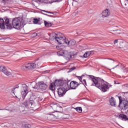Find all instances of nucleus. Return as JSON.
I'll return each instance as SVG.
<instances>
[{"label": "nucleus", "mask_w": 128, "mask_h": 128, "mask_svg": "<svg viewBox=\"0 0 128 128\" xmlns=\"http://www.w3.org/2000/svg\"><path fill=\"white\" fill-rule=\"evenodd\" d=\"M88 76H89L92 82H93L94 86L103 92H107L108 90L110 88L108 85L104 84V80L101 79L100 78L96 77L92 75H88Z\"/></svg>", "instance_id": "1"}, {"label": "nucleus", "mask_w": 128, "mask_h": 128, "mask_svg": "<svg viewBox=\"0 0 128 128\" xmlns=\"http://www.w3.org/2000/svg\"><path fill=\"white\" fill-rule=\"evenodd\" d=\"M60 33L58 34L55 32H53L50 34V38H54L57 41L59 44H62V42H64V44L68 46V42L70 41L66 39V37L60 36Z\"/></svg>", "instance_id": "2"}, {"label": "nucleus", "mask_w": 128, "mask_h": 128, "mask_svg": "<svg viewBox=\"0 0 128 128\" xmlns=\"http://www.w3.org/2000/svg\"><path fill=\"white\" fill-rule=\"evenodd\" d=\"M118 98L120 100L118 108H120L122 110H126L128 108V99L126 98H122V96H119Z\"/></svg>", "instance_id": "3"}, {"label": "nucleus", "mask_w": 128, "mask_h": 128, "mask_svg": "<svg viewBox=\"0 0 128 128\" xmlns=\"http://www.w3.org/2000/svg\"><path fill=\"white\" fill-rule=\"evenodd\" d=\"M12 28L16 30H20L22 26V22L18 18H14L12 20Z\"/></svg>", "instance_id": "4"}, {"label": "nucleus", "mask_w": 128, "mask_h": 128, "mask_svg": "<svg viewBox=\"0 0 128 128\" xmlns=\"http://www.w3.org/2000/svg\"><path fill=\"white\" fill-rule=\"evenodd\" d=\"M57 54L58 56H66V58H68L69 60H70V58H74V54H70L66 50H61L58 52Z\"/></svg>", "instance_id": "5"}, {"label": "nucleus", "mask_w": 128, "mask_h": 128, "mask_svg": "<svg viewBox=\"0 0 128 128\" xmlns=\"http://www.w3.org/2000/svg\"><path fill=\"white\" fill-rule=\"evenodd\" d=\"M3 20H4V26L5 28L4 30H12V24H10V19L5 17Z\"/></svg>", "instance_id": "6"}, {"label": "nucleus", "mask_w": 128, "mask_h": 128, "mask_svg": "<svg viewBox=\"0 0 128 128\" xmlns=\"http://www.w3.org/2000/svg\"><path fill=\"white\" fill-rule=\"evenodd\" d=\"M0 72H3L4 74H6V76H12V72H10V70H8L6 68L4 67V66H0Z\"/></svg>", "instance_id": "7"}, {"label": "nucleus", "mask_w": 128, "mask_h": 128, "mask_svg": "<svg viewBox=\"0 0 128 128\" xmlns=\"http://www.w3.org/2000/svg\"><path fill=\"white\" fill-rule=\"evenodd\" d=\"M22 87L24 88V90L21 92V94L24 100L26 98V96L28 94V86L26 84H22Z\"/></svg>", "instance_id": "8"}, {"label": "nucleus", "mask_w": 128, "mask_h": 128, "mask_svg": "<svg viewBox=\"0 0 128 128\" xmlns=\"http://www.w3.org/2000/svg\"><path fill=\"white\" fill-rule=\"evenodd\" d=\"M80 84H82V83L78 84L76 81H72L70 84V90H76Z\"/></svg>", "instance_id": "9"}, {"label": "nucleus", "mask_w": 128, "mask_h": 128, "mask_svg": "<svg viewBox=\"0 0 128 128\" xmlns=\"http://www.w3.org/2000/svg\"><path fill=\"white\" fill-rule=\"evenodd\" d=\"M38 84L39 88L42 91L46 90L48 88V84H44V82L43 81L38 82Z\"/></svg>", "instance_id": "10"}, {"label": "nucleus", "mask_w": 128, "mask_h": 128, "mask_svg": "<svg viewBox=\"0 0 128 128\" xmlns=\"http://www.w3.org/2000/svg\"><path fill=\"white\" fill-rule=\"evenodd\" d=\"M66 92V90H65L64 88H62V87H59L58 88V94L60 98L64 96Z\"/></svg>", "instance_id": "11"}, {"label": "nucleus", "mask_w": 128, "mask_h": 128, "mask_svg": "<svg viewBox=\"0 0 128 128\" xmlns=\"http://www.w3.org/2000/svg\"><path fill=\"white\" fill-rule=\"evenodd\" d=\"M119 48H128V42H126L122 40H119Z\"/></svg>", "instance_id": "12"}, {"label": "nucleus", "mask_w": 128, "mask_h": 128, "mask_svg": "<svg viewBox=\"0 0 128 128\" xmlns=\"http://www.w3.org/2000/svg\"><path fill=\"white\" fill-rule=\"evenodd\" d=\"M70 80H63L62 82V84L61 85L60 88H64V90H67L68 88V82H70Z\"/></svg>", "instance_id": "13"}, {"label": "nucleus", "mask_w": 128, "mask_h": 128, "mask_svg": "<svg viewBox=\"0 0 128 128\" xmlns=\"http://www.w3.org/2000/svg\"><path fill=\"white\" fill-rule=\"evenodd\" d=\"M24 104L26 108H32L34 102H32L30 100L26 101L24 102Z\"/></svg>", "instance_id": "14"}, {"label": "nucleus", "mask_w": 128, "mask_h": 128, "mask_svg": "<svg viewBox=\"0 0 128 128\" xmlns=\"http://www.w3.org/2000/svg\"><path fill=\"white\" fill-rule=\"evenodd\" d=\"M118 118L120 120H124V122H126V120H128V118L126 115L124 114H120L118 116Z\"/></svg>", "instance_id": "15"}, {"label": "nucleus", "mask_w": 128, "mask_h": 128, "mask_svg": "<svg viewBox=\"0 0 128 128\" xmlns=\"http://www.w3.org/2000/svg\"><path fill=\"white\" fill-rule=\"evenodd\" d=\"M56 84L54 82L50 83L49 86V88L50 90H52L54 94H56Z\"/></svg>", "instance_id": "16"}, {"label": "nucleus", "mask_w": 128, "mask_h": 128, "mask_svg": "<svg viewBox=\"0 0 128 128\" xmlns=\"http://www.w3.org/2000/svg\"><path fill=\"white\" fill-rule=\"evenodd\" d=\"M63 81L61 80H56L54 84L56 86H62Z\"/></svg>", "instance_id": "17"}, {"label": "nucleus", "mask_w": 128, "mask_h": 128, "mask_svg": "<svg viewBox=\"0 0 128 128\" xmlns=\"http://www.w3.org/2000/svg\"><path fill=\"white\" fill-rule=\"evenodd\" d=\"M110 14V12L108 11V9L104 10L102 13V16H104L105 18H106V16H108Z\"/></svg>", "instance_id": "18"}, {"label": "nucleus", "mask_w": 128, "mask_h": 128, "mask_svg": "<svg viewBox=\"0 0 128 128\" xmlns=\"http://www.w3.org/2000/svg\"><path fill=\"white\" fill-rule=\"evenodd\" d=\"M0 28L1 30H4V19L0 18Z\"/></svg>", "instance_id": "19"}, {"label": "nucleus", "mask_w": 128, "mask_h": 128, "mask_svg": "<svg viewBox=\"0 0 128 128\" xmlns=\"http://www.w3.org/2000/svg\"><path fill=\"white\" fill-rule=\"evenodd\" d=\"M110 104L112 106H116V100H114V97H112L110 100Z\"/></svg>", "instance_id": "20"}, {"label": "nucleus", "mask_w": 128, "mask_h": 128, "mask_svg": "<svg viewBox=\"0 0 128 128\" xmlns=\"http://www.w3.org/2000/svg\"><path fill=\"white\" fill-rule=\"evenodd\" d=\"M22 70H30L28 63H26L24 64L22 67Z\"/></svg>", "instance_id": "21"}, {"label": "nucleus", "mask_w": 128, "mask_h": 128, "mask_svg": "<svg viewBox=\"0 0 128 128\" xmlns=\"http://www.w3.org/2000/svg\"><path fill=\"white\" fill-rule=\"evenodd\" d=\"M36 96L34 95V94H32V95L30 96L29 100L30 102H32L34 103V102L36 100Z\"/></svg>", "instance_id": "22"}, {"label": "nucleus", "mask_w": 128, "mask_h": 128, "mask_svg": "<svg viewBox=\"0 0 128 128\" xmlns=\"http://www.w3.org/2000/svg\"><path fill=\"white\" fill-rule=\"evenodd\" d=\"M76 42L74 40H70L68 42V46H76Z\"/></svg>", "instance_id": "23"}, {"label": "nucleus", "mask_w": 128, "mask_h": 128, "mask_svg": "<svg viewBox=\"0 0 128 128\" xmlns=\"http://www.w3.org/2000/svg\"><path fill=\"white\" fill-rule=\"evenodd\" d=\"M29 66L30 70H34V68H36V64L34 63H28Z\"/></svg>", "instance_id": "24"}, {"label": "nucleus", "mask_w": 128, "mask_h": 128, "mask_svg": "<svg viewBox=\"0 0 128 128\" xmlns=\"http://www.w3.org/2000/svg\"><path fill=\"white\" fill-rule=\"evenodd\" d=\"M44 26L46 28H50L52 26V24L50 22H48L46 21H44Z\"/></svg>", "instance_id": "25"}, {"label": "nucleus", "mask_w": 128, "mask_h": 128, "mask_svg": "<svg viewBox=\"0 0 128 128\" xmlns=\"http://www.w3.org/2000/svg\"><path fill=\"white\" fill-rule=\"evenodd\" d=\"M74 108V110H76V112L80 114L82 112V107H77Z\"/></svg>", "instance_id": "26"}, {"label": "nucleus", "mask_w": 128, "mask_h": 128, "mask_svg": "<svg viewBox=\"0 0 128 128\" xmlns=\"http://www.w3.org/2000/svg\"><path fill=\"white\" fill-rule=\"evenodd\" d=\"M90 54H91V52H86L84 54V58H88V56H90Z\"/></svg>", "instance_id": "27"}, {"label": "nucleus", "mask_w": 128, "mask_h": 128, "mask_svg": "<svg viewBox=\"0 0 128 128\" xmlns=\"http://www.w3.org/2000/svg\"><path fill=\"white\" fill-rule=\"evenodd\" d=\"M84 76V75H82V76H77L78 78L80 80V82L82 84V77Z\"/></svg>", "instance_id": "28"}, {"label": "nucleus", "mask_w": 128, "mask_h": 128, "mask_svg": "<svg viewBox=\"0 0 128 128\" xmlns=\"http://www.w3.org/2000/svg\"><path fill=\"white\" fill-rule=\"evenodd\" d=\"M40 22V20H38V18H34V20H33V24H38V22Z\"/></svg>", "instance_id": "29"}, {"label": "nucleus", "mask_w": 128, "mask_h": 128, "mask_svg": "<svg viewBox=\"0 0 128 128\" xmlns=\"http://www.w3.org/2000/svg\"><path fill=\"white\" fill-rule=\"evenodd\" d=\"M38 83H35L34 86L32 85V88H34L35 90L38 89Z\"/></svg>", "instance_id": "30"}, {"label": "nucleus", "mask_w": 128, "mask_h": 128, "mask_svg": "<svg viewBox=\"0 0 128 128\" xmlns=\"http://www.w3.org/2000/svg\"><path fill=\"white\" fill-rule=\"evenodd\" d=\"M2 2L4 4H10V2H12V0H2Z\"/></svg>", "instance_id": "31"}, {"label": "nucleus", "mask_w": 128, "mask_h": 128, "mask_svg": "<svg viewBox=\"0 0 128 128\" xmlns=\"http://www.w3.org/2000/svg\"><path fill=\"white\" fill-rule=\"evenodd\" d=\"M122 88H124V90H128V84H124L123 86H122Z\"/></svg>", "instance_id": "32"}, {"label": "nucleus", "mask_w": 128, "mask_h": 128, "mask_svg": "<svg viewBox=\"0 0 128 128\" xmlns=\"http://www.w3.org/2000/svg\"><path fill=\"white\" fill-rule=\"evenodd\" d=\"M25 128H32V125L30 124H26L24 125Z\"/></svg>", "instance_id": "33"}, {"label": "nucleus", "mask_w": 128, "mask_h": 128, "mask_svg": "<svg viewBox=\"0 0 128 128\" xmlns=\"http://www.w3.org/2000/svg\"><path fill=\"white\" fill-rule=\"evenodd\" d=\"M20 88V86H18V85H16V87L12 88V92L14 94V90H16V88Z\"/></svg>", "instance_id": "34"}, {"label": "nucleus", "mask_w": 128, "mask_h": 128, "mask_svg": "<svg viewBox=\"0 0 128 128\" xmlns=\"http://www.w3.org/2000/svg\"><path fill=\"white\" fill-rule=\"evenodd\" d=\"M35 2H36L40 4V3L44 2V0H35Z\"/></svg>", "instance_id": "35"}, {"label": "nucleus", "mask_w": 128, "mask_h": 128, "mask_svg": "<svg viewBox=\"0 0 128 128\" xmlns=\"http://www.w3.org/2000/svg\"><path fill=\"white\" fill-rule=\"evenodd\" d=\"M42 12H47V14H54L53 12H48L44 10H43Z\"/></svg>", "instance_id": "36"}, {"label": "nucleus", "mask_w": 128, "mask_h": 128, "mask_svg": "<svg viewBox=\"0 0 128 128\" xmlns=\"http://www.w3.org/2000/svg\"><path fill=\"white\" fill-rule=\"evenodd\" d=\"M76 67H73L70 69V72H72V70H76Z\"/></svg>", "instance_id": "37"}, {"label": "nucleus", "mask_w": 128, "mask_h": 128, "mask_svg": "<svg viewBox=\"0 0 128 128\" xmlns=\"http://www.w3.org/2000/svg\"><path fill=\"white\" fill-rule=\"evenodd\" d=\"M38 36V34L36 32L33 33L32 34V38H36V36Z\"/></svg>", "instance_id": "38"}, {"label": "nucleus", "mask_w": 128, "mask_h": 128, "mask_svg": "<svg viewBox=\"0 0 128 128\" xmlns=\"http://www.w3.org/2000/svg\"><path fill=\"white\" fill-rule=\"evenodd\" d=\"M74 2H82V0H73Z\"/></svg>", "instance_id": "39"}, {"label": "nucleus", "mask_w": 128, "mask_h": 128, "mask_svg": "<svg viewBox=\"0 0 128 128\" xmlns=\"http://www.w3.org/2000/svg\"><path fill=\"white\" fill-rule=\"evenodd\" d=\"M118 40H115L114 42V44H118Z\"/></svg>", "instance_id": "40"}, {"label": "nucleus", "mask_w": 128, "mask_h": 128, "mask_svg": "<svg viewBox=\"0 0 128 128\" xmlns=\"http://www.w3.org/2000/svg\"><path fill=\"white\" fill-rule=\"evenodd\" d=\"M42 14H44V16H50V17H52V15H48V14H44V13H42Z\"/></svg>", "instance_id": "41"}, {"label": "nucleus", "mask_w": 128, "mask_h": 128, "mask_svg": "<svg viewBox=\"0 0 128 128\" xmlns=\"http://www.w3.org/2000/svg\"><path fill=\"white\" fill-rule=\"evenodd\" d=\"M83 82H84V84L86 86V80H83Z\"/></svg>", "instance_id": "42"}, {"label": "nucleus", "mask_w": 128, "mask_h": 128, "mask_svg": "<svg viewBox=\"0 0 128 128\" xmlns=\"http://www.w3.org/2000/svg\"><path fill=\"white\" fill-rule=\"evenodd\" d=\"M89 52H91L90 54H94V51H90Z\"/></svg>", "instance_id": "43"}, {"label": "nucleus", "mask_w": 128, "mask_h": 128, "mask_svg": "<svg viewBox=\"0 0 128 128\" xmlns=\"http://www.w3.org/2000/svg\"><path fill=\"white\" fill-rule=\"evenodd\" d=\"M117 66H118V64L116 66H115V67H114V68H112L114 69V68H117Z\"/></svg>", "instance_id": "44"}, {"label": "nucleus", "mask_w": 128, "mask_h": 128, "mask_svg": "<svg viewBox=\"0 0 128 128\" xmlns=\"http://www.w3.org/2000/svg\"><path fill=\"white\" fill-rule=\"evenodd\" d=\"M114 84H120V83H116V81H114Z\"/></svg>", "instance_id": "45"}, {"label": "nucleus", "mask_w": 128, "mask_h": 128, "mask_svg": "<svg viewBox=\"0 0 128 128\" xmlns=\"http://www.w3.org/2000/svg\"><path fill=\"white\" fill-rule=\"evenodd\" d=\"M110 60H113V62H114V59L110 58Z\"/></svg>", "instance_id": "46"}, {"label": "nucleus", "mask_w": 128, "mask_h": 128, "mask_svg": "<svg viewBox=\"0 0 128 128\" xmlns=\"http://www.w3.org/2000/svg\"><path fill=\"white\" fill-rule=\"evenodd\" d=\"M118 30H119L120 32V30H116V32H118Z\"/></svg>", "instance_id": "47"}, {"label": "nucleus", "mask_w": 128, "mask_h": 128, "mask_svg": "<svg viewBox=\"0 0 128 128\" xmlns=\"http://www.w3.org/2000/svg\"><path fill=\"white\" fill-rule=\"evenodd\" d=\"M39 58H38V59L36 60H36H38Z\"/></svg>", "instance_id": "48"}, {"label": "nucleus", "mask_w": 128, "mask_h": 128, "mask_svg": "<svg viewBox=\"0 0 128 128\" xmlns=\"http://www.w3.org/2000/svg\"><path fill=\"white\" fill-rule=\"evenodd\" d=\"M120 32H118V33H117V34H120Z\"/></svg>", "instance_id": "49"}, {"label": "nucleus", "mask_w": 128, "mask_h": 128, "mask_svg": "<svg viewBox=\"0 0 128 128\" xmlns=\"http://www.w3.org/2000/svg\"><path fill=\"white\" fill-rule=\"evenodd\" d=\"M115 30H113L112 32H114Z\"/></svg>", "instance_id": "50"}, {"label": "nucleus", "mask_w": 128, "mask_h": 128, "mask_svg": "<svg viewBox=\"0 0 128 128\" xmlns=\"http://www.w3.org/2000/svg\"><path fill=\"white\" fill-rule=\"evenodd\" d=\"M106 82V84H108V82Z\"/></svg>", "instance_id": "51"}, {"label": "nucleus", "mask_w": 128, "mask_h": 128, "mask_svg": "<svg viewBox=\"0 0 128 128\" xmlns=\"http://www.w3.org/2000/svg\"><path fill=\"white\" fill-rule=\"evenodd\" d=\"M16 98H18V96H16Z\"/></svg>", "instance_id": "52"}, {"label": "nucleus", "mask_w": 128, "mask_h": 128, "mask_svg": "<svg viewBox=\"0 0 128 128\" xmlns=\"http://www.w3.org/2000/svg\"><path fill=\"white\" fill-rule=\"evenodd\" d=\"M2 110V109H0V110Z\"/></svg>", "instance_id": "53"}]
</instances>
